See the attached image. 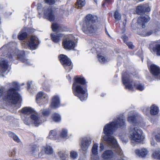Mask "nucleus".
<instances>
[{"instance_id": "nucleus-1", "label": "nucleus", "mask_w": 160, "mask_h": 160, "mask_svg": "<svg viewBox=\"0 0 160 160\" xmlns=\"http://www.w3.org/2000/svg\"><path fill=\"white\" fill-rule=\"evenodd\" d=\"M125 119L123 118L117 117L114 121L110 122L104 127L103 132L105 134L103 138L109 147L115 149L116 152L121 155L122 153V150L119 147L117 141L114 137L111 135L118 128H122L126 126Z\"/></svg>"}, {"instance_id": "nucleus-2", "label": "nucleus", "mask_w": 160, "mask_h": 160, "mask_svg": "<svg viewBox=\"0 0 160 160\" xmlns=\"http://www.w3.org/2000/svg\"><path fill=\"white\" fill-rule=\"evenodd\" d=\"M10 44L4 45L0 48V54L1 56L6 55L9 59H11L13 57L17 56L18 59L27 65H30L31 63L25 57V52L23 51H19L17 48L10 47Z\"/></svg>"}, {"instance_id": "nucleus-3", "label": "nucleus", "mask_w": 160, "mask_h": 160, "mask_svg": "<svg viewBox=\"0 0 160 160\" xmlns=\"http://www.w3.org/2000/svg\"><path fill=\"white\" fill-rule=\"evenodd\" d=\"M86 83L85 78L82 76H78L74 78L72 87V92L74 95L82 102L86 100L88 97L87 89L83 88L82 85Z\"/></svg>"}, {"instance_id": "nucleus-4", "label": "nucleus", "mask_w": 160, "mask_h": 160, "mask_svg": "<svg viewBox=\"0 0 160 160\" xmlns=\"http://www.w3.org/2000/svg\"><path fill=\"white\" fill-rule=\"evenodd\" d=\"M98 21V18L96 15L91 14H87L82 25L83 32L87 34L95 32L96 30L95 23Z\"/></svg>"}, {"instance_id": "nucleus-5", "label": "nucleus", "mask_w": 160, "mask_h": 160, "mask_svg": "<svg viewBox=\"0 0 160 160\" xmlns=\"http://www.w3.org/2000/svg\"><path fill=\"white\" fill-rule=\"evenodd\" d=\"M132 74H128L126 72H123L122 75V80L126 89L132 90L134 88L140 91H143L145 88L144 84L139 82H133L131 78Z\"/></svg>"}, {"instance_id": "nucleus-6", "label": "nucleus", "mask_w": 160, "mask_h": 160, "mask_svg": "<svg viewBox=\"0 0 160 160\" xmlns=\"http://www.w3.org/2000/svg\"><path fill=\"white\" fill-rule=\"evenodd\" d=\"M142 133V131L138 127H130L129 129V137L132 141L140 142L144 138Z\"/></svg>"}, {"instance_id": "nucleus-7", "label": "nucleus", "mask_w": 160, "mask_h": 160, "mask_svg": "<svg viewBox=\"0 0 160 160\" xmlns=\"http://www.w3.org/2000/svg\"><path fill=\"white\" fill-rule=\"evenodd\" d=\"M37 9L39 15L42 14L43 12L45 18L50 21H53L54 20L55 18L54 12L52 11L50 7H45L42 8L41 4L39 3L38 4Z\"/></svg>"}, {"instance_id": "nucleus-8", "label": "nucleus", "mask_w": 160, "mask_h": 160, "mask_svg": "<svg viewBox=\"0 0 160 160\" xmlns=\"http://www.w3.org/2000/svg\"><path fill=\"white\" fill-rule=\"evenodd\" d=\"M60 62L68 72H69L72 68L71 62L67 56L61 54L59 57Z\"/></svg>"}, {"instance_id": "nucleus-9", "label": "nucleus", "mask_w": 160, "mask_h": 160, "mask_svg": "<svg viewBox=\"0 0 160 160\" xmlns=\"http://www.w3.org/2000/svg\"><path fill=\"white\" fill-rule=\"evenodd\" d=\"M92 139L89 137L83 138L81 142V149L84 154L87 152L88 149L92 143Z\"/></svg>"}, {"instance_id": "nucleus-10", "label": "nucleus", "mask_w": 160, "mask_h": 160, "mask_svg": "<svg viewBox=\"0 0 160 160\" xmlns=\"http://www.w3.org/2000/svg\"><path fill=\"white\" fill-rule=\"evenodd\" d=\"M72 35H70L67 38L63 40L62 45L65 49L71 50L75 48V44L73 40L72 39Z\"/></svg>"}, {"instance_id": "nucleus-11", "label": "nucleus", "mask_w": 160, "mask_h": 160, "mask_svg": "<svg viewBox=\"0 0 160 160\" xmlns=\"http://www.w3.org/2000/svg\"><path fill=\"white\" fill-rule=\"evenodd\" d=\"M48 97L42 92H39L37 94L36 101L40 106L42 104H47L48 102Z\"/></svg>"}, {"instance_id": "nucleus-12", "label": "nucleus", "mask_w": 160, "mask_h": 160, "mask_svg": "<svg viewBox=\"0 0 160 160\" xmlns=\"http://www.w3.org/2000/svg\"><path fill=\"white\" fill-rule=\"evenodd\" d=\"M40 42L38 37L35 36H32L28 43V46L31 49L35 50L36 49Z\"/></svg>"}, {"instance_id": "nucleus-13", "label": "nucleus", "mask_w": 160, "mask_h": 160, "mask_svg": "<svg viewBox=\"0 0 160 160\" xmlns=\"http://www.w3.org/2000/svg\"><path fill=\"white\" fill-rule=\"evenodd\" d=\"M150 72L157 79H160V68L157 65L152 64L149 68Z\"/></svg>"}, {"instance_id": "nucleus-14", "label": "nucleus", "mask_w": 160, "mask_h": 160, "mask_svg": "<svg viewBox=\"0 0 160 160\" xmlns=\"http://www.w3.org/2000/svg\"><path fill=\"white\" fill-rule=\"evenodd\" d=\"M150 19V17L148 15L141 16L138 18L137 23L140 27H142V28H144L145 27V24L147 23Z\"/></svg>"}, {"instance_id": "nucleus-15", "label": "nucleus", "mask_w": 160, "mask_h": 160, "mask_svg": "<svg viewBox=\"0 0 160 160\" xmlns=\"http://www.w3.org/2000/svg\"><path fill=\"white\" fill-rule=\"evenodd\" d=\"M98 144L97 143H94L93 145L92 149L91 160H99L98 156Z\"/></svg>"}, {"instance_id": "nucleus-16", "label": "nucleus", "mask_w": 160, "mask_h": 160, "mask_svg": "<svg viewBox=\"0 0 160 160\" xmlns=\"http://www.w3.org/2000/svg\"><path fill=\"white\" fill-rule=\"evenodd\" d=\"M8 67V61L5 58L0 60V71L2 73H4Z\"/></svg>"}, {"instance_id": "nucleus-17", "label": "nucleus", "mask_w": 160, "mask_h": 160, "mask_svg": "<svg viewBox=\"0 0 160 160\" xmlns=\"http://www.w3.org/2000/svg\"><path fill=\"white\" fill-rule=\"evenodd\" d=\"M101 43L96 40H93L92 41L90 44V46L92 47L91 50L92 51L95 50L96 52H100V50L101 49Z\"/></svg>"}, {"instance_id": "nucleus-18", "label": "nucleus", "mask_w": 160, "mask_h": 160, "mask_svg": "<svg viewBox=\"0 0 160 160\" xmlns=\"http://www.w3.org/2000/svg\"><path fill=\"white\" fill-rule=\"evenodd\" d=\"M137 115H134L132 116H128V121L132 124L131 127H136V126H141L140 122L137 121Z\"/></svg>"}, {"instance_id": "nucleus-19", "label": "nucleus", "mask_w": 160, "mask_h": 160, "mask_svg": "<svg viewBox=\"0 0 160 160\" xmlns=\"http://www.w3.org/2000/svg\"><path fill=\"white\" fill-rule=\"evenodd\" d=\"M60 106V100L58 96H54L52 99V101L50 105L51 108H57Z\"/></svg>"}, {"instance_id": "nucleus-20", "label": "nucleus", "mask_w": 160, "mask_h": 160, "mask_svg": "<svg viewBox=\"0 0 160 160\" xmlns=\"http://www.w3.org/2000/svg\"><path fill=\"white\" fill-rule=\"evenodd\" d=\"M30 118L36 127H38L44 122L40 119L38 114H32L30 116Z\"/></svg>"}, {"instance_id": "nucleus-21", "label": "nucleus", "mask_w": 160, "mask_h": 160, "mask_svg": "<svg viewBox=\"0 0 160 160\" xmlns=\"http://www.w3.org/2000/svg\"><path fill=\"white\" fill-rule=\"evenodd\" d=\"M39 147L36 145H33L31 146L30 149V154L36 157L39 152Z\"/></svg>"}, {"instance_id": "nucleus-22", "label": "nucleus", "mask_w": 160, "mask_h": 160, "mask_svg": "<svg viewBox=\"0 0 160 160\" xmlns=\"http://www.w3.org/2000/svg\"><path fill=\"white\" fill-rule=\"evenodd\" d=\"M136 154L140 157H144L148 154L147 150L145 148H142L140 150L137 149L135 150Z\"/></svg>"}, {"instance_id": "nucleus-23", "label": "nucleus", "mask_w": 160, "mask_h": 160, "mask_svg": "<svg viewBox=\"0 0 160 160\" xmlns=\"http://www.w3.org/2000/svg\"><path fill=\"white\" fill-rule=\"evenodd\" d=\"M52 28L53 32H63L65 31L64 27L56 23L52 24Z\"/></svg>"}, {"instance_id": "nucleus-24", "label": "nucleus", "mask_w": 160, "mask_h": 160, "mask_svg": "<svg viewBox=\"0 0 160 160\" xmlns=\"http://www.w3.org/2000/svg\"><path fill=\"white\" fill-rule=\"evenodd\" d=\"M113 153L112 150H107L105 151L102 155V157L105 159H110L113 157Z\"/></svg>"}, {"instance_id": "nucleus-25", "label": "nucleus", "mask_w": 160, "mask_h": 160, "mask_svg": "<svg viewBox=\"0 0 160 160\" xmlns=\"http://www.w3.org/2000/svg\"><path fill=\"white\" fill-rule=\"evenodd\" d=\"M52 40L55 43H57L60 41V38L62 37L61 34L52 33L51 34Z\"/></svg>"}, {"instance_id": "nucleus-26", "label": "nucleus", "mask_w": 160, "mask_h": 160, "mask_svg": "<svg viewBox=\"0 0 160 160\" xmlns=\"http://www.w3.org/2000/svg\"><path fill=\"white\" fill-rule=\"evenodd\" d=\"M150 112L152 115L157 114L159 111L158 107L155 104H153L150 107Z\"/></svg>"}, {"instance_id": "nucleus-27", "label": "nucleus", "mask_w": 160, "mask_h": 160, "mask_svg": "<svg viewBox=\"0 0 160 160\" xmlns=\"http://www.w3.org/2000/svg\"><path fill=\"white\" fill-rule=\"evenodd\" d=\"M48 138L51 139L56 140L57 138V130H51Z\"/></svg>"}, {"instance_id": "nucleus-28", "label": "nucleus", "mask_w": 160, "mask_h": 160, "mask_svg": "<svg viewBox=\"0 0 160 160\" xmlns=\"http://www.w3.org/2000/svg\"><path fill=\"white\" fill-rule=\"evenodd\" d=\"M22 112L25 114H28L34 112V110L31 107H25L22 110Z\"/></svg>"}, {"instance_id": "nucleus-29", "label": "nucleus", "mask_w": 160, "mask_h": 160, "mask_svg": "<svg viewBox=\"0 0 160 160\" xmlns=\"http://www.w3.org/2000/svg\"><path fill=\"white\" fill-rule=\"evenodd\" d=\"M51 118L54 122H59L61 120L60 115L57 113H53L52 115Z\"/></svg>"}, {"instance_id": "nucleus-30", "label": "nucleus", "mask_w": 160, "mask_h": 160, "mask_svg": "<svg viewBox=\"0 0 160 160\" xmlns=\"http://www.w3.org/2000/svg\"><path fill=\"white\" fill-rule=\"evenodd\" d=\"M145 5L138 6L136 8V12L138 14H142L145 12Z\"/></svg>"}, {"instance_id": "nucleus-31", "label": "nucleus", "mask_w": 160, "mask_h": 160, "mask_svg": "<svg viewBox=\"0 0 160 160\" xmlns=\"http://www.w3.org/2000/svg\"><path fill=\"white\" fill-rule=\"evenodd\" d=\"M58 154L61 160H66L68 156V154L63 151H59Z\"/></svg>"}, {"instance_id": "nucleus-32", "label": "nucleus", "mask_w": 160, "mask_h": 160, "mask_svg": "<svg viewBox=\"0 0 160 160\" xmlns=\"http://www.w3.org/2000/svg\"><path fill=\"white\" fill-rule=\"evenodd\" d=\"M98 60L101 63H105L108 62L107 59L101 53H99L98 55Z\"/></svg>"}, {"instance_id": "nucleus-33", "label": "nucleus", "mask_w": 160, "mask_h": 160, "mask_svg": "<svg viewBox=\"0 0 160 160\" xmlns=\"http://www.w3.org/2000/svg\"><path fill=\"white\" fill-rule=\"evenodd\" d=\"M44 152L46 154H51L53 152V149L51 146L46 145L44 147Z\"/></svg>"}, {"instance_id": "nucleus-34", "label": "nucleus", "mask_w": 160, "mask_h": 160, "mask_svg": "<svg viewBox=\"0 0 160 160\" xmlns=\"http://www.w3.org/2000/svg\"><path fill=\"white\" fill-rule=\"evenodd\" d=\"M8 134L9 137L12 138L15 142L18 143L21 142V141L18 137L14 133L12 132H9Z\"/></svg>"}, {"instance_id": "nucleus-35", "label": "nucleus", "mask_w": 160, "mask_h": 160, "mask_svg": "<svg viewBox=\"0 0 160 160\" xmlns=\"http://www.w3.org/2000/svg\"><path fill=\"white\" fill-rule=\"evenodd\" d=\"M86 2L85 0H77L76 5L78 8H79L84 6Z\"/></svg>"}, {"instance_id": "nucleus-36", "label": "nucleus", "mask_w": 160, "mask_h": 160, "mask_svg": "<svg viewBox=\"0 0 160 160\" xmlns=\"http://www.w3.org/2000/svg\"><path fill=\"white\" fill-rule=\"evenodd\" d=\"M60 137L62 138H66L68 136V130L65 128L62 129L60 133Z\"/></svg>"}, {"instance_id": "nucleus-37", "label": "nucleus", "mask_w": 160, "mask_h": 160, "mask_svg": "<svg viewBox=\"0 0 160 160\" xmlns=\"http://www.w3.org/2000/svg\"><path fill=\"white\" fill-rule=\"evenodd\" d=\"M27 36V33L26 32H22V31H21L19 32L18 36V38L20 40H23Z\"/></svg>"}, {"instance_id": "nucleus-38", "label": "nucleus", "mask_w": 160, "mask_h": 160, "mask_svg": "<svg viewBox=\"0 0 160 160\" xmlns=\"http://www.w3.org/2000/svg\"><path fill=\"white\" fill-rule=\"evenodd\" d=\"M41 113L44 117L48 116L50 113V111L48 109H44L40 110V114Z\"/></svg>"}, {"instance_id": "nucleus-39", "label": "nucleus", "mask_w": 160, "mask_h": 160, "mask_svg": "<svg viewBox=\"0 0 160 160\" xmlns=\"http://www.w3.org/2000/svg\"><path fill=\"white\" fill-rule=\"evenodd\" d=\"M153 158L160 159V150H157L155 151L152 154Z\"/></svg>"}, {"instance_id": "nucleus-40", "label": "nucleus", "mask_w": 160, "mask_h": 160, "mask_svg": "<svg viewBox=\"0 0 160 160\" xmlns=\"http://www.w3.org/2000/svg\"><path fill=\"white\" fill-rule=\"evenodd\" d=\"M153 51L156 52L157 55L160 56V44L156 45L153 48Z\"/></svg>"}, {"instance_id": "nucleus-41", "label": "nucleus", "mask_w": 160, "mask_h": 160, "mask_svg": "<svg viewBox=\"0 0 160 160\" xmlns=\"http://www.w3.org/2000/svg\"><path fill=\"white\" fill-rule=\"evenodd\" d=\"M114 16L116 21H119L121 19V14L117 11H116L115 12Z\"/></svg>"}, {"instance_id": "nucleus-42", "label": "nucleus", "mask_w": 160, "mask_h": 160, "mask_svg": "<svg viewBox=\"0 0 160 160\" xmlns=\"http://www.w3.org/2000/svg\"><path fill=\"white\" fill-rule=\"evenodd\" d=\"M45 153L42 150H41L40 152L39 151V152L38 154V156H37V158H43L45 156Z\"/></svg>"}, {"instance_id": "nucleus-43", "label": "nucleus", "mask_w": 160, "mask_h": 160, "mask_svg": "<svg viewBox=\"0 0 160 160\" xmlns=\"http://www.w3.org/2000/svg\"><path fill=\"white\" fill-rule=\"evenodd\" d=\"M70 157L73 159L76 158L78 157V153L76 152L72 151L70 152Z\"/></svg>"}, {"instance_id": "nucleus-44", "label": "nucleus", "mask_w": 160, "mask_h": 160, "mask_svg": "<svg viewBox=\"0 0 160 160\" xmlns=\"http://www.w3.org/2000/svg\"><path fill=\"white\" fill-rule=\"evenodd\" d=\"M22 118L25 124L27 125H29L30 124L29 118L28 117H24Z\"/></svg>"}, {"instance_id": "nucleus-45", "label": "nucleus", "mask_w": 160, "mask_h": 160, "mask_svg": "<svg viewBox=\"0 0 160 160\" xmlns=\"http://www.w3.org/2000/svg\"><path fill=\"white\" fill-rule=\"evenodd\" d=\"M45 2L49 5H52L55 3V0H44Z\"/></svg>"}, {"instance_id": "nucleus-46", "label": "nucleus", "mask_w": 160, "mask_h": 160, "mask_svg": "<svg viewBox=\"0 0 160 160\" xmlns=\"http://www.w3.org/2000/svg\"><path fill=\"white\" fill-rule=\"evenodd\" d=\"M126 43L128 46L129 48L133 49L134 48V46L133 45L132 42H126Z\"/></svg>"}, {"instance_id": "nucleus-47", "label": "nucleus", "mask_w": 160, "mask_h": 160, "mask_svg": "<svg viewBox=\"0 0 160 160\" xmlns=\"http://www.w3.org/2000/svg\"><path fill=\"white\" fill-rule=\"evenodd\" d=\"M149 108L148 107H145L143 110V113L146 114H147V113L149 112Z\"/></svg>"}, {"instance_id": "nucleus-48", "label": "nucleus", "mask_w": 160, "mask_h": 160, "mask_svg": "<svg viewBox=\"0 0 160 160\" xmlns=\"http://www.w3.org/2000/svg\"><path fill=\"white\" fill-rule=\"evenodd\" d=\"M16 151V149L14 148L12 151H11L10 152H9V155L11 156H12L14 155L15 154Z\"/></svg>"}, {"instance_id": "nucleus-49", "label": "nucleus", "mask_w": 160, "mask_h": 160, "mask_svg": "<svg viewBox=\"0 0 160 160\" xmlns=\"http://www.w3.org/2000/svg\"><path fill=\"white\" fill-rule=\"evenodd\" d=\"M156 140L158 142H160V134H158L155 136Z\"/></svg>"}, {"instance_id": "nucleus-50", "label": "nucleus", "mask_w": 160, "mask_h": 160, "mask_svg": "<svg viewBox=\"0 0 160 160\" xmlns=\"http://www.w3.org/2000/svg\"><path fill=\"white\" fill-rule=\"evenodd\" d=\"M122 38L125 42L126 43V42H127L128 38L126 35H123L122 36Z\"/></svg>"}, {"instance_id": "nucleus-51", "label": "nucleus", "mask_w": 160, "mask_h": 160, "mask_svg": "<svg viewBox=\"0 0 160 160\" xmlns=\"http://www.w3.org/2000/svg\"><path fill=\"white\" fill-rule=\"evenodd\" d=\"M152 32L151 31H148L147 33L145 34H144L143 35L145 36H148L151 35V34H152Z\"/></svg>"}, {"instance_id": "nucleus-52", "label": "nucleus", "mask_w": 160, "mask_h": 160, "mask_svg": "<svg viewBox=\"0 0 160 160\" xmlns=\"http://www.w3.org/2000/svg\"><path fill=\"white\" fill-rule=\"evenodd\" d=\"M32 84V81H29L28 82V88L29 89L31 88V85Z\"/></svg>"}, {"instance_id": "nucleus-53", "label": "nucleus", "mask_w": 160, "mask_h": 160, "mask_svg": "<svg viewBox=\"0 0 160 160\" xmlns=\"http://www.w3.org/2000/svg\"><path fill=\"white\" fill-rule=\"evenodd\" d=\"M100 151H102L104 149V146L103 143H101L100 146Z\"/></svg>"}, {"instance_id": "nucleus-54", "label": "nucleus", "mask_w": 160, "mask_h": 160, "mask_svg": "<svg viewBox=\"0 0 160 160\" xmlns=\"http://www.w3.org/2000/svg\"><path fill=\"white\" fill-rule=\"evenodd\" d=\"M151 9L149 7H147L146 8L145 7V12H149L150 11Z\"/></svg>"}, {"instance_id": "nucleus-55", "label": "nucleus", "mask_w": 160, "mask_h": 160, "mask_svg": "<svg viewBox=\"0 0 160 160\" xmlns=\"http://www.w3.org/2000/svg\"><path fill=\"white\" fill-rule=\"evenodd\" d=\"M108 1L109 0H105V2L102 4V6H104L105 5V3L106 2H108Z\"/></svg>"}, {"instance_id": "nucleus-56", "label": "nucleus", "mask_w": 160, "mask_h": 160, "mask_svg": "<svg viewBox=\"0 0 160 160\" xmlns=\"http://www.w3.org/2000/svg\"><path fill=\"white\" fill-rule=\"evenodd\" d=\"M67 78L68 79V80L70 82L71 80V78L70 77V76L69 75H68V76H67Z\"/></svg>"}, {"instance_id": "nucleus-57", "label": "nucleus", "mask_w": 160, "mask_h": 160, "mask_svg": "<svg viewBox=\"0 0 160 160\" xmlns=\"http://www.w3.org/2000/svg\"><path fill=\"white\" fill-rule=\"evenodd\" d=\"M16 36H17V35H16V34H14L12 35V37L13 38L15 39V38H16Z\"/></svg>"}, {"instance_id": "nucleus-58", "label": "nucleus", "mask_w": 160, "mask_h": 160, "mask_svg": "<svg viewBox=\"0 0 160 160\" xmlns=\"http://www.w3.org/2000/svg\"><path fill=\"white\" fill-rule=\"evenodd\" d=\"M7 160H22L20 158H19L18 159H7Z\"/></svg>"}, {"instance_id": "nucleus-59", "label": "nucleus", "mask_w": 160, "mask_h": 160, "mask_svg": "<svg viewBox=\"0 0 160 160\" xmlns=\"http://www.w3.org/2000/svg\"><path fill=\"white\" fill-rule=\"evenodd\" d=\"M122 141L123 143H126L128 142V140H122Z\"/></svg>"}, {"instance_id": "nucleus-60", "label": "nucleus", "mask_w": 160, "mask_h": 160, "mask_svg": "<svg viewBox=\"0 0 160 160\" xmlns=\"http://www.w3.org/2000/svg\"><path fill=\"white\" fill-rule=\"evenodd\" d=\"M106 94L105 93H102L101 94V97H103Z\"/></svg>"}, {"instance_id": "nucleus-61", "label": "nucleus", "mask_w": 160, "mask_h": 160, "mask_svg": "<svg viewBox=\"0 0 160 160\" xmlns=\"http://www.w3.org/2000/svg\"><path fill=\"white\" fill-rule=\"evenodd\" d=\"M126 19H125V22H123V26H125V25H126Z\"/></svg>"}, {"instance_id": "nucleus-62", "label": "nucleus", "mask_w": 160, "mask_h": 160, "mask_svg": "<svg viewBox=\"0 0 160 160\" xmlns=\"http://www.w3.org/2000/svg\"><path fill=\"white\" fill-rule=\"evenodd\" d=\"M105 31H106V33L109 36V35L108 33V31H107V30H106V29H105Z\"/></svg>"}, {"instance_id": "nucleus-63", "label": "nucleus", "mask_w": 160, "mask_h": 160, "mask_svg": "<svg viewBox=\"0 0 160 160\" xmlns=\"http://www.w3.org/2000/svg\"><path fill=\"white\" fill-rule=\"evenodd\" d=\"M93 1L97 3L98 0H93Z\"/></svg>"}, {"instance_id": "nucleus-64", "label": "nucleus", "mask_w": 160, "mask_h": 160, "mask_svg": "<svg viewBox=\"0 0 160 160\" xmlns=\"http://www.w3.org/2000/svg\"><path fill=\"white\" fill-rule=\"evenodd\" d=\"M117 160H123V159H118Z\"/></svg>"}]
</instances>
